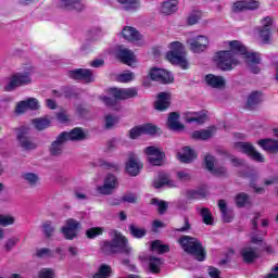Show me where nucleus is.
Here are the masks:
<instances>
[{
	"label": "nucleus",
	"instance_id": "nucleus-1",
	"mask_svg": "<svg viewBox=\"0 0 278 278\" xmlns=\"http://www.w3.org/2000/svg\"><path fill=\"white\" fill-rule=\"evenodd\" d=\"M227 45L230 50L219 51L215 54V62L222 71H233L240 64L242 58L254 74L260 73V67H257L262 60L260 53L249 52L247 47L238 40L228 41Z\"/></svg>",
	"mask_w": 278,
	"mask_h": 278
},
{
	"label": "nucleus",
	"instance_id": "nucleus-2",
	"mask_svg": "<svg viewBox=\"0 0 278 278\" xmlns=\"http://www.w3.org/2000/svg\"><path fill=\"white\" fill-rule=\"evenodd\" d=\"M110 236L112 241H104L101 245L104 253H131V247H129L125 236L116 230L111 231Z\"/></svg>",
	"mask_w": 278,
	"mask_h": 278
},
{
	"label": "nucleus",
	"instance_id": "nucleus-3",
	"mask_svg": "<svg viewBox=\"0 0 278 278\" xmlns=\"http://www.w3.org/2000/svg\"><path fill=\"white\" fill-rule=\"evenodd\" d=\"M178 242L184 252L195 257L198 262H203L205 260V249L199 239L190 236H182Z\"/></svg>",
	"mask_w": 278,
	"mask_h": 278
},
{
	"label": "nucleus",
	"instance_id": "nucleus-4",
	"mask_svg": "<svg viewBox=\"0 0 278 278\" xmlns=\"http://www.w3.org/2000/svg\"><path fill=\"white\" fill-rule=\"evenodd\" d=\"M169 51L166 54V59L170 64L180 66L184 71L188 70V60H186V48L182 42L173 41L168 45Z\"/></svg>",
	"mask_w": 278,
	"mask_h": 278
},
{
	"label": "nucleus",
	"instance_id": "nucleus-5",
	"mask_svg": "<svg viewBox=\"0 0 278 278\" xmlns=\"http://www.w3.org/2000/svg\"><path fill=\"white\" fill-rule=\"evenodd\" d=\"M34 73V67L31 65H27L24 67V72H20L13 74L10 78H5L4 90L10 92L20 86H25L27 84H31V74Z\"/></svg>",
	"mask_w": 278,
	"mask_h": 278
},
{
	"label": "nucleus",
	"instance_id": "nucleus-6",
	"mask_svg": "<svg viewBox=\"0 0 278 278\" xmlns=\"http://www.w3.org/2000/svg\"><path fill=\"white\" fill-rule=\"evenodd\" d=\"M17 142L24 151H34L38 144L29 137V128L22 127L17 129Z\"/></svg>",
	"mask_w": 278,
	"mask_h": 278
},
{
	"label": "nucleus",
	"instance_id": "nucleus-7",
	"mask_svg": "<svg viewBox=\"0 0 278 278\" xmlns=\"http://www.w3.org/2000/svg\"><path fill=\"white\" fill-rule=\"evenodd\" d=\"M148 77L152 81H160L161 84H173L174 80L173 74H170V72L159 67L150 68Z\"/></svg>",
	"mask_w": 278,
	"mask_h": 278
},
{
	"label": "nucleus",
	"instance_id": "nucleus-8",
	"mask_svg": "<svg viewBox=\"0 0 278 278\" xmlns=\"http://www.w3.org/2000/svg\"><path fill=\"white\" fill-rule=\"evenodd\" d=\"M80 228L81 224L77 219L68 218L65 220V225L61 228V232L66 240H75Z\"/></svg>",
	"mask_w": 278,
	"mask_h": 278
},
{
	"label": "nucleus",
	"instance_id": "nucleus-9",
	"mask_svg": "<svg viewBox=\"0 0 278 278\" xmlns=\"http://www.w3.org/2000/svg\"><path fill=\"white\" fill-rule=\"evenodd\" d=\"M143 153H146L148 162L152 166H162V164H164L165 154L160 148L151 146L146 148L143 150Z\"/></svg>",
	"mask_w": 278,
	"mask_h": 278
},
{
	"label": "nucleus",
	"instance_id": "nucleus-10",
	"mask_svg": "<svg viewBox=\"0 0 278 278\" xmlns=\"http://www.w3.org/2000/svg\"><path fill=\"white\" fill-rule=\"evenodd\" d=\"M187 45L189 46V49L193 51V53H201L210 47V38L203 35L191 37L187 40Z\"/></svg>",
	"mask_w": 278,
	"mask_h": 278
},
{
	"label": "nucleus",
	"instance_id": "nucleus-11",
	"mask_svg": "<svg viewBox=\"0 0 278 278\" xmlns=\"http://www.w3.org/2000/svg\"><path fill=\"white\" fill-rule=\"evenodd\" d=\"M235 149L240 153H245V155H249V157H252L255 162H264V155L255 151V148L249 142H237L235 143Z\"/></svg>",
	"mask_w": 278,
	"mask_h": 278
},
{
	"label": "nucleus",
	"instance_id": "nucleus-12",
	"mask_svg": "<svg viewBox=\"0 0 278 278\" xmlns=\"http://www.w3.org/2000/svg\"><path fill=\"white\" fill-rule=\"evenodd\" d=\"M109 94H111V97H114V99H119L122 101H125L126 99H134V97H138V89L137 88H126V89L111 88L109 90Z\"/></svg>",
	"mask_w": 278,
	"mask_h": 278
},
{
	"label": "nucleus",
	"instance_id": "nucleus-13",
	"mask_svg": "<svg viewBox=\"0 0 278 278\" xmlns=\"http://www.w3.org/2000/svg\"><path fill=\"white\" fill-rule=\"evenodd\" d=\"M205 166L210 173L217 177H225L227 175V168L218 166L216 159L210 154L205 156Z\"/></svg>",
	"mask_w": 278,
	"mask_h": 278
},
{
	"label": "nucleus",
	"instance_id": "nucleus-14",
	"mask_svg": "<svg viewBox=\"0 0 278 278\" xmlns=\"http://www.w3.org/2000/svg\"><path fill=\"white\" fill-rule=\"evenodd\" d=\"M184 118L186 123H195V125H203V123H207V112H186L184 114Z\"/></svg>",
	"mask_w": 278,
	"mask_h": 278
},
{
	"label": "nucleus",
	"instance_id": "nucleus-15",
	"mask_svg": "<svg viewBox=\"0 0 278 278\" xmlns=\"http://www.w3.org/2000/svg\"><path fill=\"white\" fill-rule=\"evenodd\" d=\"M142 170V164L136 154H131L126 163V173L131 177H136Z\"/></svg>",
	"mask_w": 278,
	"mask_h": 278
},
{
	"label": "nucleus",
	"instance_id": "nucleus-16",
	"mask_svg": "<svg viewBox=\"0 0 278 278\" xmlns=\"http://www.w3.org/2000/svg\"><path fill=\"white\" fill-rule=\"evenodd\" d=\"M118 186V181L116 180V176L109 175L104 180V186H100L97 188L99 194H112L114 189Z\"/></svg>",
	"mask_w": 278,
	"mask_h": 278
},
{
	"label": "nucleus",
	"instance_id": "nucleus-17",
	"mask_svg": "<svg viewBox=\"0 0 278 278\" xmlns=\"http://www.w3.org/2000/svg\"><path fill=\"white\" fill-rule=\"evenodd\" d=\"M216 126H210L205 129L194 130L191 134V138H193V140H210V138L216 136Z\"/></svg>",
	"mask_w": 278,
	"mask_h": 278
},
{
	"label": "nucleus",
	"instance_id": "nucleus-18",
	"mask_svg": "<svg viewBox=\"0 0 278 278\" xmlns=\"http://www.w3.org/2000/svg\"><path fill=\"white\" fill-rule=\"evenodd\" d=\"M68 75L72 79H81L87 84H90V81L94 80V76L92 75V72L86 68H78V70L71 71Z\"/></svg>",
	"mask_w": 278,
	"mask_h": 278
},
{
	"label": "nucleus",
	"instance_id": "nucleus-19",
	"mask_svg": "<svg viewBox=\"0 0 278 278\" xmlns=\"http://www.w3.org/2000/svg\"><path fill=\"white\" fill-rule=\"evenodd\" d=\"M117 58L128 66H134V64H136V54L123 46H121L117 50Z\"/></svg>",
	"mask_w": 278,
	"mask_h": 278
},
{
	"label": "nucleus",
	"instance_id": "nucleus-20",
	"mask_svg": "<svg viewBox=\"0 0 278 278\" xmlns=\"http://www.w3.org/2000/svg\"><path fill=\"white\" fill-rule=\"evenodd\" d=\"M169 105H170V93L168 92L159 93L156 101L154 103L155 110H159V112H164V110H168Z\"/></svg>",
	"mask_w": 278,
	"mask_h": 278
},
{
	"label": "nucleus",
	"instance_id": "nucleus-21",
	"mask_svg": "<svg viewBox=\"0 0 278 278\" xmlns=\"http://www.w3.org/2000/svg\"><path fill=\"white\" fill-rule=\"evenodd\" d=\"M139 260L141 262H148L149 268L152 273H160L162 269V264H164V261L160 257H154V256H144V255H139Z\"/></svg>",
	"mask_w": 278,
	"mask_h": 278
},
{
	"label": "nucleus",
	"instance_id": "nucleus-22",
	"mask_svg": "<svg viewBox=\"0 0 278 278\" xmlns=\"http://www.w3.org/2000/svg\"><path fill=\"white\" fill-rule=\"evenodd\" d=\"M64 144H66V134H60L50 147L51 155H60L64 151Z\"/></svg>",
	"mask_w": 278,
	"mask_h": 278
},
{
	"label": "nucleus",
	"instance_id": "nucleus-23",
	"mask_svg": "<svg viewBox=\"0 0 278 278\" xmlns=\"http://www.w3.org/2000/svg\"><path fill=\"white\" fill-rule=\"evenodd\" d=\"M260 2L257 1H237L232 5L233 12H247V10H257Z\"/></svg>",
	"mask_w": 278,
	"mask_h": 278
},
{
	"label": "nucleus",
	"instance_id": "nucleus-24",
	"mask_svg": "<svg viewBox=\"0 0 278 278\" xmlns=\"http://www.w3.org/2000/svg\"><path fill=\"white\" fill-rule=\"evenodd\" d=\"M122 37L124 40H128V42H136L142 38V35L135 27L125 26L122 29Z\"/></svg>",
	"mask_w": 278,
	"mask_h": 278
},
{
	"label": "nucleus",
	"instance_id": "nucleus-25",
	"mask_svg": "<svg viewBox=\"0 0 278 278\" xmlns=\"http://www.w3.org/2000/svg\"><path fill=\"white\" fill-rule=\"evenodd\" d=\"M205 83L207 86H211V88H217L218 90L225 88L226 80L223 76H216L214 74H207L205 76Z\"/></svg>",
	"mask_w": 278,
	"mask_h": 278
},
{
	"label": "nucleus",
	"instance_id": "nucleus-26",
	"mask_svg": "<svg viewBox=\"0 0 278 278\" xmlns=\"http://www.w3.org/2000/svg\"><path fill=\"white\" fill-rule=\"evenodd\" d=\"M153 186L156 189L164 188V186H167V188H176L177 184L175 180H170L166 174H160L159 177L154 179Z\"/></svg>",
	"mask_w": 278,
	"mask_h": 278
},
{
	"label": "nucleus",
	"instance_id": "nucleus-27",
	"mask_svg": "<svg viewBox=\"0 0 278 278\" xmlns=\"http://www.w3.org/2000/svg\"><path fill=\"white\" fill-rule=\"evenodd\" d=\"M177 157L180 162H184L185 164H189V162H192V160H195L197 152H194V150L190 149L189 147H185L180 151H178Z\"/></svg>",
	"mask_w": 278,
	"mask_h": 278
},
{
	"label": "nucleus",
	"instance_id": "nucleus-28",
	"mask_svg": "<svg viewBox=\"0 0 278 278\" xmlns=\"http://www.w3.org/2000/svg\"><path fill=\"white\" fill-rule=\"evenodd\" d=\"M241 256L243 257V261H245L248 264H251V262H255V260H257L260 254L257 252V249L251 245H247L242 248Z\"/></svg>",
	"mask_w": 278,
	"mask_h": 278
},
{
	"label": "nucleus",
	"instance_id": "nucleus-29",
	"mask_svg": "<svg viewBox=\"0 0 278 278\" xmlns=\"http://www.w3.org/2000/svg\"><path fill=\"white\" fill-rule=\"evenodd\" d=\"M167 127L172 131H184V124L179 123V114L170 113L167 119Z\"/></svg>",
	"mask_w": 278,
	"mask_h": 278
},
{
	"label": "nucleus",
	"instance_id": "nucleus-30",
	"mask_svg": "<svg viewBox=\"0 0 278 278\" xmlns=\"http://www.w3.org/2000/svg\"><path fill=\"white\" fill-rule=\"evenodd\" d=\"M116 8L124 12H136L140 10V2L138 1H117Z\"/></svg>",
	"mask_w": 278,
	"mask_h": 278
},
{
	"label": "nucleus",
	"instance_id": "nucleus-31",
	"mask_svg": "<svg viewBox=\"0 0 278 278\" xmlns=\"http://www.w3.org/2000/svg\"><path fill=\"white\" fill-rule=\"evenodd\" d=\"M177 10V1H163L160 5V12L161 14H165V16L175 14Z\"/></svg>",
	"mask_w": 278,
	"mask_h": 278
},
{
	"label": "nucleus",
	"instance_id": "nucleus-32",
	"mask_svg": "<svg viewBox=\"0 0 278 278\" xmlns=\"http://www.w3.org/2000/svg\"><path fill=\"white\" fill-rule=\"evenodd\" d=\"M33 127L37 131H43V129H49L51 127V118L49 117H38L31 121Z\"/></svg>",
	"mask_w": 278,
	"mask_h": 278
},
{
	"label": "nucleus",
	"instance_id": "nucleus-33",
	"mask_svg": "<svg viewBox=\"0 0 278 278\" xmlns=\"http://www.w3.org/2000/svg\"><path fill=\"white\" fill-rule=\"evenodd\" d=\"M150 250L153 253H159L160 255H162L164 253H168V251H170V248L168 247V244H164L162 241L155 240L150 243Z\"/></svg>",
	"mask_w": 278,
	"mask_h": 278
},
{
	"label": "nucleus",
	"instance_id": "nucleus-34",
	"mask_svg": "<svg viewBox=\"0 0 278 278\" xmlns=\"http://www.w3.org/2000/svg\"><path fill=\"white\" fill-rule=\"evenodd\" d=\"M61 134H65V141L68 140H84L86 138V134L80 128H74L72 131H63Z\"/></svg>",
	"mask_w": 278,
	"mask_h": 278
},
{
	"label": "nucleus",
	"instance_id": "nucleus-35",
	"mask_svg": "<svg viewBox=\"0 0 278 278\" xmlns=\"http://www.w3.org/2000/svg\"><path fill=\"white\" fill-rule=\"evenodd\" d=\"M257 36L263 45H270L273 38V29L257 28Z\"/></svg>",
	"mask_w": 278,
	"mask_h": 278
},
{
	"label": "nucleus",
	"instance_id": "nucleus-36",
	"mask_svg": "<svg viewBox=\"0 0 278 278\" xmlns=\"http://www.w3.org/2000/svg\"><path fill=\"white\" fill-rule=\"evenodd\" d=\"M61 8H64V10L75 11V12H81L84 10V2L81 1H63L61 2Z\"/></svg>",
	"mask_w": 278,
	"mask_h": 278
},
{
	"label": "nucleus",
	"instance_id": "nucleus-37",
	"mask_svg": "<svg viewBox=\"0 0 278 278\" xmlns=\"http://www.w3.org/2000/svg\"><path fill=\"white\" fill-rule=\"evenodd\" d=\"M261 101L262 94L258 91H253L248 98L247 106L252 110V108H255Z\"/></svg>",
	"mask_w": 278,
	"mask_h": 278
},
{
	"label": "nucleus",
	"instance_id": "nucleus-38",
	"mask_svg": "<svg viewBox=\"0 0 278 278\" xmlns=\"http://www.w3.org/2000/svg\"><path fill=\"white\" fill-rule=\"evenodd\" d=\"M197 212L202 216L203 223H205V225H214V217H212V213L208 208L198 207Z\"/></svg>",
	"mask_w": 278,
	"mask_h": 278
},
{
	"label": "nucleus",
	"instance_id": "nucleus-39",
	"mask_svg": "<svg viewBox=\"0 0 278 278\" xmlns=\"http://www.w3.org/2000/svg\"><path fill=\"white\" fill-rule=\"evenodd\" d=\"M218 207L222 212L223 220L225 223H231V216H229V212L227 211V202L225 200H219L218 201Z\"/></svg>",
	"mask_w": 278,
	"mask_h": 278
},
{
	"label": "nucleus",
	"instance_id": "nucleus-40",
	"mask_svg": "<svg viewBox=\"0 0 278 278\" xmlns=\"http://www.w3.org/2000/svg\"><path fill=\"white\" fill-rule=\"evenodd\" d=\"M112 275V267L109 265H101L99 271L93 276V278H108Z\"/></svg>",
	"mask_w": 278,
	"mask_h": 278
},
{
	"label": "nucleus",
	"instance_id": "nucleus-41",
	"mask_svg": "<svg viewBox=\"0 0 278 278\" xmlns=\"http://www.w3.org/2000/svg\"><path fill=\"white\" fill-rule=\"evenodd\" d=\"M201 18H203V13H201V11H192L187 17V23L188 25H197Z\"/></svg>",
	"mask_w": 278,
	"mask_h": 278
},
{
	"label": "nucleus",
	"instance_id": "nucleus-42",
	"mask_svg": "<svg viewBox=\"0 0 278 278\" xmlns=\"http://www.w3.org/2000/svg\"><path fill=\"white\" fill-rule=\"evenodd\" d=\"M141 129L143 131V136H155V134H157V131H160V128H157V126L153 125V124H144L141 125Z\"/></svg>",
	"mask_w": 278,
	"mask_h": 278
},
{
	"label": "nucleus",
	"instance_id": "nucleus-43",
	"mask_svg": "<svg viewBox=\"0 0 278 278\" xmlns=\"http://www.w3.org/2000/svg\"><path fill=\"white\" fill-rule=\"evenodd\" d=\"M134 79H136V75H134V72H125L117 76V81H119L121 84H129V81H134Z\"/></svg>",
	"mask_w": 278,
	"mask_h": 278
},
{
	"label": "nucleus",
	"instance_id": "nucleus-44",
	"mask_svg": "<svg viewBox=\"0 0 278 278\" xmlns=\"http://www.w3.org/2000/svg\"><path fill=\"white\" fill-rule=\"evenodd\" d=\"M16 223V217L12 214H2L1 215V227H10Z\"/></svg>",
	"mask_w": 278,
	"mask_h": 278
},
{
	"label": "nucleus",
	"instance_id": "nucleus-45",
	"mask_svg": "<svg viewBox=\"0 0 278 278\" xmlns=\"http://www.w3.org/2000/svg\"><path fill=\"white\" fill-rule=\"evenodd\" d=\"M22 179H24V181H27L29 186H36V184H38L40 178L38 177L37 174L25 173L22 175Z\"/></svg>",
	"mask_w": 278,
	"mask_h": 278
},
{
	"label": "nucleus",
	"instance_id": "nucleus-46",
	"mask_svg": "<svg viewBox=\"0 0 278 278\" xmlns=\"http://www.w3.org/2000/svg\"><path fill=\"white\" fill-rule=\"evenodd\" d=\"M129 230L134 238H144L147 236V230L138 226L130 225Z\"/></svg>",
	"mask_w": 278,
	"mask_h": 278
},
{
	"label": "nucleus",
	"instance_id": "nucleus-47",
	"mask_svg": "<svg viewBox=\"0 0 278 278\" xmlns=\"http://www.w3.org/2000/svg\"><path fill=\"white\" fill-rule=\"evenodd\" d=\"M152 205H156L160 214H164L166 210L168 208V203L165 201L159 200V199H152L151 200Z\"/></svg>",
	"mask_w": 278,
	"mask_h": 278
},
{
	"label": "nucleus",
	"instance_id": "nucleus-48",
	"mask_svg": "<svg viewBox=\"0 0 278 278\" xmlns=\"http://www.w3.org/2000/svg\"><path fill=\"white\" fill-rule=\"evenodd\" d=\"M102 235H103V228H101V227L89 228L86 231L87 238H89L91 240L97 238V236H102Z\"/></svg>",
	"mask_w": 278,
	"mask_h": 278
},
{
	"label": "nucleus",
	"instance_id": "nucleus-49",
	"mask_svg": "<svg viewBox=\"0 0 278 278\" xmlns=\"http://www.w3.org/2000/svg\"><path fill=\"white\" fill-rule=\"evenodd\" d=\"M249 203H250V200L247 193H239L236 197V204L238 205V207H244V205H249Z\"/></svg>",
	"mask_w": 278,
	"mask_h": 278
},
{
	"label": "nucleus",
	"instance_id": "nucleus-50",
	"mask_svg": "<svg viewBox=\"0 0 278 278\" xmlns=\"http://www.w3.org/2000/svg\"><path fill=\"white\" fill-rule=\"evenodd\" d=\"M140 136H144V134L142 131V125L141 126H136V127L130 129L129 138H131V140H136V138H140Z\"/></svg>",
	"mask_w": 278,
	"mask_h": 278
},
{
	"label": "nucleus",
	"instance_id": "nucleus-51",
	"mask_svg": "<svg viewBox=\"0 0 278 278\" xmlns=\"http://www.w3.org/2000/svg\"><path fill=\"white\" fill-rule=\"evenodd\" d=\"M273 17L266 16L261 20V27H258V29H273Z\"/></svg>",
	"mask_w": 278,
	"mask_h": 278
},
{
	"label": "nucleus",
	"instance_id": "nucleus-52",
	"mask_svg": "<svg viewBox=\"0 0 278 278\" xmlns=\"http://www.w3.org/2000/svg\"><path fill=\"white\" fill-rule=\"evenodd\" d=\"M118 123L117 116L106 115L105 116V127L106 129H111V127H114Z\"/></svg>",
	"mask_w": 278,
	"mask_h": 278
},
{
	"label": "nucleus",
	"instance_id": "nucleus-53",
	"mask_svg": "<svg viewBox=\"0 0 278 278\" xmlns=\"http://www.w3.org/2000/svg\"><path fill=\"white\" fill-rule=\"evenodd\" d=\"M37 257H53V252L49 248H41L37 250Z\"/></svg>",
	"mask_w": 278,
	"mask_h": 278
},
{
	"label": "nucleus",
	"instance_id": "nucleus-54",
	"mask_svg": "<svg viewBox=\"0 0 278 278\" xmlns=\"http://www.w3.org/2000/svg\"><path fill=\"white\" fill-rule=\"evenodd\" d=\"M55 277V271L50 268H43L39 273V278H54Z\"/></svg>",
	"mask_w": 278,
	"mask_h": 278
},
{
	"label": "nucleus",
	"instance_id": "nucleus-55",
	"mask_svg": "<svg viewBox=\"0 0 278 278\" xmlns=\"http://www.w3.org/2000/svg\"><path fill=\"white\" fill-rule=\"evenodd\" d=\"M18 242V238L13 237L8 239V241L4 243V249L7 251H12V249H14V247H16V243Z\"/></svg>",
	"mask_w": 278,
	"mask_h": 278
},
{
	"label": "nucleus",
	"instance_id": "nucleus-56",
	"mask_svg": "<svg viewBox=\"0 0 278 278\" xmlns=\"http://www.w3.org/2000/svg\"><path fill=\"white\" fill-rule=\"evenodd\" d=\"M26 105L28 110H38V108H40V103L36 100V98H29L26 100Z\"/></svg>",
	"mask_w": 278,
	"mask_h": 278
},
{
	"label": "nucleus",
	"instance_id": "nucleus-57",
	"mask_svg": "<svg viewBox=\"0 0 278 278\" xmlns=\"http://www.w3.org/2000/svg\"><path fill=\"white\" fill-rule=\"evenodd\" d=\"M177 177L180 181H190L191 179L190 172L188 169L177 172Z\"/></svg>",
	"mask_w": 278,
	"mask_h": 278
},
{
	"label": "nucleus",
	"instance_id": "nucleus-58",
	"mask_svg": "<svg viewBox=\"0 0 278 278\" xmlns=\"http://www.w3.org/2000/svg\"><path fill=\"white\" fill-rule=\"evenodd\" d=\"M43 233L49 238L53 236V226L51 225V222H46L42 225Z\"/></svg>",
	"mask_w": 278,
	"mask_h": 278
},
{
	"label": "nucleus",
	"instance_id": "nucleus-59",
	"mask_svg": "<svg viewBox=\"0 0 278 278\" xmlns=\"http://www.w3.org/2000/svg\"><path fill=\"white\" fill-rule=\"evenodd\" d=\"M28 106H27V101H21L20 103H17L15 112L16 114H24V112H27Z\"/></svg>",
	"mask_w": 278,
	"mask_h": 278
},
{
	"label": "nucleus",
	"instance_id": "nucleus-60",
	"mask_svg": "<svg viewBox=\"0 0 278 278\" xmlns=\"http://www.w3.org/2000/svg\"><path fill=\"white\" fill-rule=\"evenodd\" d=\"M56 118L59 123H68L71 118L68 117V114H66V111H61L60 113L56 114Z\"/></svg>",
	"mask_w": 278,
	"mask_h": 278
},
{
	"label": "nucleus",
	"instance_id": "nucleus-61",
	"mask_svg": "<svg viewBox=\"0 0 278 278\" xmlns=\"http://www.w3.org/2000/svg\"><path fill=\"white\" fill-rule=\"evenodd\" d=\"M123 201L126 203H136V201H138V195L135 193H127L123 197Z\"/></svg>",
	"mask_w": 278,
	"mask_h": 278
},
{
	"label": "nucleus",
	"instance_id": "nucleus-62",
	"mask_svg": "<svg viewBox=\"0 0 278 278\" xmlns=\"http://www.w3.org/2000/svg\"><path fill=\"white\" fill-rule=\"evenodd\" d=\"M250 240H251L252 244H262V242H264V238L255 235V232H252L250 235Z\"/></svg>",
	"mask_w": 278,
	"mask_h": 278
},
{
	"label": "nucleus",
	"instance_id": "nucleus-63",
	"mask_svg": "<svg viewBox=\"0 0 278 278\" xmlns=\"http://www.w3.org/2000/svg\"><path fill=\"white\" fill-rule=\"evenodd\" d=\"M266 278H278V264L271 269V273Z\"/></svg>",
	"mask_w": 278,
	"mask_h": 278
},
{
	"label": "nucleus",
	"instance_id": "nucleus-64",
	"mask_svg": "<svg viewBox=\"0 0 278 278\" xmlns=\"http://www.w3.org/2000/svg\"><path fill=\"white\" fill-rule=\"evenodd\" d=\"M102 101L105 103V105H116V101L108 97H102Z\"/></svg>",
	"mask_w": 278,
	"mask_h": 278
}]
</instances>
